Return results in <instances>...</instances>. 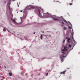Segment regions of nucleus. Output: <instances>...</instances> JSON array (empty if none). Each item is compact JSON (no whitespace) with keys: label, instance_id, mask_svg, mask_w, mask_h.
<instances>
[{"label":"nucleus","instance_id":"4be33fe9","mask_svg":"<svg viewBox=\"0 0 80 80\" xmlns=\"http://www.w3.org/2000/svg\"><path fill=\"white\" fill-rule=\"evenodd\" d=\"M18 7H19V5H18Z\"/></svg>","mask_w":80,"mask_h":80},{"label":"nucleus","instance_id":"a211bd4d","mask_svg":"<svg viewBox=\"0 0 80 80\" xmlns=\"http://www.w3.org/2000/svg\"><path fill=\"white\" fill-rule=\"evenodd\" d=\"M45 32H44V31H42V33H44Z\"/></svg>","mask_w":80,"mask_h":80},{"label":"nucleus","instance_id":"f3484780","mask_svg":"<svg viewBox=\"0 0 80 80\" xmlns=\"http://www.w3.org/2000/svg\"><path fill=\"white\" fill-rule=\"evenodd\" d=\"M62 24H64V22H62Z\"/></svg>","mask_w":80,"mask_h":80},{"label":"nucleus","instance_id":"f03ea898","mask_svg":"<svg viewBox=\"0 0 80 80\" xmlns=\"http://www.w3.org/2000/svg\"><path fill=\"white\" fill-rule=\"evenodd\" d=\"M31 8H34L35 9L34 12L40 17H45L48 16V13H44L43 12V9H42L41 8L36 7H35L34 6H32L30 7Z\"/></svg>","mask_w":80,"mask_h":80},{"label":"nucleus","instance_id":"423d86ee","mask_svg":"<svg viewBox=\"0 0 80 80\" xmlns=\"http://www.w3.org/2000/svg\"><path fill=\"white\" fill-rule=\"evenodd\" d=\"M26 17H27V14H24L22 17L20 18L21 20H24V19H25V18H26Z\"/></svg>","mask_w":80,"mask_h":80},{"label":"nucleus","instance_id":"39448f33","mask_svg":"<svg viewBox=\"0 0 80 80\" xmlns=\"http://www.w3.org/2000/svg\"><path fill=\"white\" fill-rule=\"evenodd\" d=\"M12 21L15 24H17L18 25L20 24L22 22V21H21V22H20V21L18 20H13Z\"/></svg>","mask_w":80,"mask_h":80},{"label":"nucleus","instance_id":"7ed1b4c3","mask_svg":"<svg viewBox=\"0 0 80 80\" xmlns=\"http://www.w3.org/2000/svg\"><path fill=\"white\" fill-rule=\"evenodd\" d=\"M64 22L66 23H68V28H69V29H71V28H72V30L71 31V33L72 36V39L73 40V43L74 45H75V44L77 43V42H75V40H74V39H73V29L72 28V24H71V23H70V22L68 21H65Z\"/></svg>","mask_w":80,"mask_h":80},{"label":"nucleus","instance_id":"20e7f679","mask_svg":"<svg viewBox=\"0 0 80 80\" xmlns=\"http://www.w3.org/2000/svg\"><path fill=\"white\" fill-rule=\"evenodd\" d=\"M51 18H52L53 20H60V19H61L62 20H65L62 16L59 17H57L55 15H53L51 16Z\"/></svg>","mask_w":80,"mask_h":80},{"label":"nucleus","instance_id":"dca6fc26","mask_svg":"<svg viewBox=\"0 0 80 80\" xmlns=\"http://www.w3.org/2000/svg\"><path fill=\"white\" fill-rule=\"evenodd\" d=\"M7 31H8V32H10V31L8 30L7 29Z\"/></svg>","mask_w":80,"mask_h":80},{"label":"nucleus","instance_id":"1a4fd4ad","mask_svg":"<svg viewBox=\"0 0 80 80\" xmlns=\"http://www.w3.org/2000/svg\"><path fill=\"white\" fill-rule=\"evenodd\" d=\"M9 9L10 11V12H12V8H10V6H9Z\"/></svg>","mask_w":80,"mask_h":80},{"label":"nucleus","instance_id":"f257e3e1","mask_svg":"<svg viewBox=\"0 0 80 80\" xmlns=\"http://www.w3.org/2000/svg\"><path fill=\"white\" fill-rule=\"evenodd\" d=\"M73 44L70 43L67 44L64 47V49L63 48H61V54L60 55V58H61V61L63 62V57H65L70 50H71L73 49L74 46H73Z\"/></svg>","mask_w":80,"mask_h":80},{"label":"nucleus","instance_id":"aec40b11","mask_svg":"<svg viewBox=\"0 0 80 80\" xmlns=\"http://www.w3.org/2000/svg\"><path fill=\"white\" fill-rule=\"evenodd\" d=\"M46 75H48V73H47Z\"/></svg>","mask_w":80,"mask_h":80},{"label":"nucleus","instance_id":"ddd939ff","mask_svg":"<svg viewBox=\"0 0 80 80\" xmlns=\"http://www.w3.org/2000/svg\"><path fill=\"white\" fill-rule=\"evenodd\" d=\"M63 30H67V28L65 27H64L63 28Z\"/></svg>","mask_w":80,"mask_h":80},{"label":"nucleus","instance_id":"2eb2a0df","mask_svg":"<svg viewBox=\"0 0 80 80\" xmlns=\"http://www.w3.org/2000/svg\"><path fill=\"white\" fill-rule=\"evenodd\" d=\"M73 4L72 3H69V5H72Z\"/></svg>","mask_w":80,"mask_h":80},{"label":"nucleus","instance_id":"9d476101","mask_svg":"<svg viewBox=\"0 0 80 80\" xmlns=\"http://www.w3.org/2000/svg\"><path fill=\"white\" fill-rule=\"evenodd\" d=\"M8 74H9V76H12V72H9L8 73Z\"/></svg>","mask_w":80,"mask_h":80},{"label":"nucleus","instance_id":"4468645a","mask_svg":"<svg viewBox=\"0 0 80 80\" xmlns=\"http://www.w3.org/2000/svg\"><path fill=\"white\" fill-rule=\"evenodd\" d=\"M65 41L64 39L62 41V43H65Z\"/></svg>","mask_w":80,"mask_h":80},{"label":"nucleus","instance_id":"9b49d317","mask_svg":"<svg viewBox=\"0 0 80 80\" xmlns=\"http://www.w3.org/2000/svg\"><path fill=\"white\" fill-rule=\"evenodd\" d=\"M65 73V71H63V72H60L61 74H64Z\"/></svg>","mask_w":80,"mask_h":80},{"label":"nucleus","instance_id":"412c9836","mask_svg":"<svg viewBox=\"0 0 80 80\" xmlns=\"http://www.w3.org/2000/svg\"><path fill=\"white\" fill-rule=\"evenodd\" d=\"M20 12H22V11L21 10L20 11Z\"/></svg>","mask_w":80,"mask_h":80},{"label":"nucleus","instance_id":"0eeeda50","mask_svg":"<svg viewBox=\"0 0 80 80\" xmlns=\"http://www.w3.org/2000/svg\"><path fill=\"white\" fill-rule=\"evenodd\" d=\"M13 15L12 13H11L10 14V18L11 19V20H17L16 19H13Z\"/></svg>","mask_w":80,"mask_h":80},{"label":"nucleus","instance_id":"6ab92c4d","mask_svg":"<svg viewBox=\"0 0 80 80\" xmlns=\"http://www.w3.org/2000/svg\"><path fill=\"white\" fill-rule=\"evenodd\" d=\"M73 0H72V2H73Z\"/></svg>","mask_w":80,"mask_h":80},{"label":"nucleus","instance_id":"6e6552de","mask_svg":"<svg viewBox=\"0 0 80 80\" xmlns=\"http://www.w3.org/2000/svg\"><path fill=\"white\" fill-rule=\"evenodd\" d=\"M67 39L68 40L67 41H68V42H69V43H70V38H67Z\"/></svg>","mask_w":80,"mask_h":80},{"label":"nucleus","instance_id":"f8f14e48","mask_svg":"<svg viewBox=\"0 0 80 80\" xmlns=\"http://www.w3.org/2000/svg\"><path fill=\"white\" fill-rule=\"evenodd\" d=\"M40 38H41V40H42V38H43V35H41L40 36Z\"/></svg>","mask_w":80,"mask_h":80}]
</instances>
